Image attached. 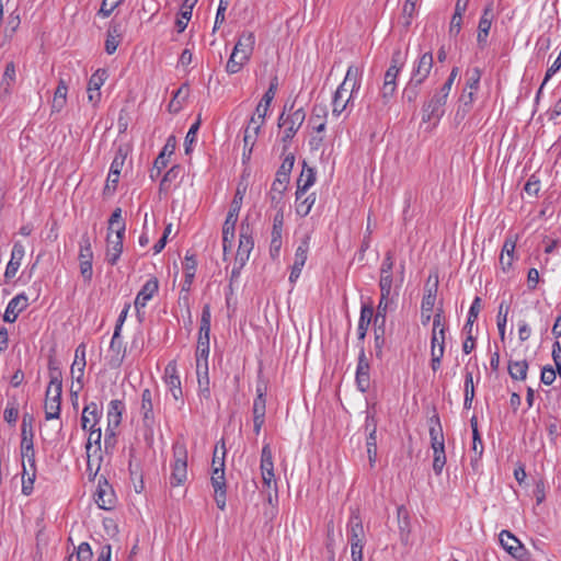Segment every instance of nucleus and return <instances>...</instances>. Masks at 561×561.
I'll list each match as a JSON object with an SVG mask.
<instances>
[{
    "instance_id": "obj_1",
    "label": "nucleus",
    "mask_w": 561,
    "mask_h": 561,
    "mask_svg": "<svg viewBox=\"0 0 561 561\" xmlns=\"http://www.w3.org/2000/svg\"><path fill=\"white\" fill-rule=\"evenodd\" d=\"M305 119V108L302 106L296 107V100H294L289 105L288 103H285L284 110L277 119L278 127L283 128L280 140L284 144V149H287Z\"/></svg>"
},
{
    "instance_id": "obj_2",
    "label": "nucleus",
    "mask_w": 561,
    "mask_h": 561,
    "mask_svg": "<svg viewBox=\"0 0 561 561\" xmlns=\"http://www.w3.org/2000/svg\"><path fill=\"white\" fill-rule=\"evenodd\" d=\"M346 535L351 546L352 561H364L363 549L366 543V534L358 510H351Z\"/></svg>"
},
{
    "instance_id": "obj_3",
    "label": "nucleus",
    "mask_w": 561,
    "mask_h": 561,
    "mask_svg": "<svg viewBox=\"0 0 561 561\" xmlns=\"http://www.w3.org/2000/svg\"><path fill=\"white\" fill-rule=\"evenodd\" d=\"M211 312L208 304L204 305L201 316L198 339L196 346V364L202 367V362L207 363L209 355V333H210Z\"/></svg>"
},
{
    "instance_id": "obj_4",
    "label": "nucleus",
    "mask_w": 561,
    "mask_h": 561,
    "mask_svg": "<svg viewBox=\"0 0 561 561\" xmlns=\"http://www.w3.org/2000/svg\"><path fill=\"white\" fill-rule=\"evenodd\" d=\"M173 462L170 477L171 486L182 485L187 479V450L184 444H174L172 447Z\"/></svg>"
},
{
    "instance_id": "obj_5",
    "label": "nucleus",
    "mask_w": 561,
    "mask_h": 561,
    "mask_svg": "<svg viewBox=\"0 0 561 561\" xmlns=\"http://www.w3.org/2000/svg\"><path fill=\"white\" fill-rule=\"evenodd\" d=\"M266 386L264 383L256 385V397L253 401V432L255 435L261 433L262 426L265 422L266 413Z\"/></svg>"
},
{
    "instance_id": "obj_6",
    "label": "nucleus",
    "mask_w": 561,
    "mask_h": 561,
    "mask_svg": "<svg viewBox=\"0 0 561 561\" xmlns=\"http://www.w3.org/2000/svg\"><path fill=\"white\" fill-rule=\"evenodd\" d=\"M447 99L444 95H439L434 92V94L423 104L422 107V119L423 122L435 121L438 122L445 114V105Z\"/></svg>"
},
{
    "instance_id": "obj_7",
    "label": "nucleus",
    "mask_w": 561,
    "mask_h": 561,
    "mask_svg": "<svg viewBox=\"0 0 561 561\" xmlns=\"http://www.w3.org/2000/svg\"><path fill=\"white\" fill-rule=\"evenodd\" d=\"M124 238V226L121 229H116L114 236L107 232L105 261L112 266L116 265L121 257Z\"/></svg>"
},
{
    "instance_id": "obj_8",
    "label": "nucleus",
    "mask_w": 561,
    "mask_h": 561,
    "mask_svg": "<svg viewBox=\"0 0 561 561\" xmlns=\"http://www.w3.org/2000/svg\"><path fill=\"white\" fill-rule=\"evenodd\" d=\"M157 396L148 388L144 389L141 392V401H140V413L142 415V424L145 428L152 432L153 426L156 424V415H154V398Z\"/></svg>"
},
{
    "instance_id": "obj_9",
    "label": "nucleus",
    "mask_w": 561,
    "mask_h": 561,
    "mask_svg": "<svg viewBox=\"0 0 561 561\" xmlns=\"http://www.w3.org/2000/svg\"><path fill=\"white\" fill-rule=\"evenodd\" d=\"M369 370H370L369 360L366 356L364 346L362 345L359 354H358V362H357L356 376H355L356 386L360 392H366L370 387Z\"/></svg>"
},
{
    "instance_id": "obj_10",
    "label": "nucleus",
    "mask_w": 561,
    "mask_h": 561,
    "mask_svg": "<svg viewBox=\"0 0 561 561\" xmlns=\"http://www.w3.org/2000/svg\"><path fill=\"white\" fill-rule=\"evenodd\" d=\"M254 241L249 232V226H241L239 245L234 257V263L244 266L249 261L251 251L253 250Z\"/></svg>"
},
{
    "instance_id": "obj_11",
    "label": "nucleus",
    "mask_w": 561,
    "mask_h": 561,
    "mask_svg": "<svg viewBox=\"0 0 561 561\" xmlns=\"http://www.w3.org/2000/svg\"><path fill=\"white\" fill-rule=\"evenodd\" d=\"M393 254L391 251H388L385 254L382 263L380 265V279H379V288L380 293L392 294L393 286Z\"/></svg>"
},
{
    "instance_id": "obj_12",
    "label": "nucleus",
    "mask_w": 561,
    "mask_h": 561,
    "mask_svg": "<svg viewBox=\"0 0 561 561\" xmlns=\"http://www.w3.org/2000/svg\"><path fill=\"white\" fill-rule=\"evenodd\" d=\"M501 546L515 559L525 561L527 559V550L522 542L508 530H502L500 534Z\"/></svg>"
},
{
    "instance_id": "obj_13",
    "label": "nucleus",
    "mask_w": 561,
    "mask_h": 561,
    "mask_svg": "<svg viewBox=\"0 0 561 561\" xmlns=\"http://www.w3.org/2000/svg\"><path fill=\"white\" fill-rule=\"evenodd\" d=\"M433 64V54L431 51L423 53L413 65L410 79L423 83L430 76Z\"/></svg>"
},
{
    "instance_id": "obj_14",
    "label": "nucleus",
    "mask_w": 561,
    "mask_h": 561,
    "mask_svg": "<svg viewBox=\"0 0 561 561\" xmlns=\"http://www.w3.org/2000/svg\"><path fill=\"white\" fill-rule=\"evenodd\" d=\"M265 119L259 118V116H252L248 123V126L244 129L243 136V159H249L252 148L255 144L259 131L264 124Z\"/></svg>"
},
{
    "instance_id": "obj_15",
    "label": "nucleus",
    "mask_w": 561,
    "mask_h": 561,
    "mask_svg": "<svg viewBox=\"0 0 561 561\" xmlns=\"http://www.w3.org/2000/svg\"><path fill=\"white\" fill-rule=\"evenodd\" d=\"M164 382L167 383L169 391L171 392L174 400H180L183 397L181 387V379L178 373V366L175 360H171L164 368Z\"/></svg>"
},
{
    "instance_id": "obj_16",
    "label": "nucleus",
    "mask_w": 561,
    "mask_h": 561,
    "mask_svg": "<svg viewBox=\"0 0 561 561\" xmlns=\"http://www.w3.org/2000/svg\"><path fill=\"white\" fill-rule=\"evenodd\" d=\"M115 494L112 486L105 479L99 480L98 490L95 492V503L102 510H112L115 505Z\"/></svg>"
},
{
    "instance_id": "obj_17",
    "label": "nucleus",
    "mask_w": 561,
    "mask_h": 561,
    "mask_svg": "<svg viewBox=\"0 0 561 561\" xmlns=\"http://www.w3.org/2000/svg\"><path fill=\"white\" fill-rule=\"evenodd\" d=\"M108 353L110 365L115 368L119 367L126 356V347L121 337V332L117 330H114L108 347Z\"/></svg>"
},
{
    "instance_id": "obj_18",
    "label": "nucleus",
    "mask_w": 561,
    "mask_h": 561,
    "mask_svg": "<svg viewBox=\"0 0 561 561\" xmlns=\"http://www.w3.org/2000/svg\"><path fill=\"white\" fill-rule=\"evenodd\" d=\"M255 44V36L253 32L244 31L240 34L232 53L236 56H241L242 60H249Z\"/></svg>"
},
{
    "instance_id": "obj_19",
    "label": "nucleus",
    "mask_w": 561,
    "mask_h": 561,
    "mask_svg": "<svg viewBox=\"0 0 561 561\" xmlns=\"http://www.w3.org/2000/svg\"><path fill=\"white\" fill-rule=\"evenodd\" d=\"M438 282L428 288H426L425 294L421 304V322L423 325H427L431 318L432 311L436 301V293H437Z\"/></svg>"
},
{
    "instance_id": "obj_20",
    "label": "nucleus",
    "mask_w": 561,
    "mask_h": 561,
    "mask_svg": "<svg viewBox=\"0 0 561 561\" xmlns=\"http://www.w3.org/2000/svg\"><path fill=\"white\" fill-rule=\"evenodd\" d=\"M159 290V282L157 277H150L138 291L135 299V308L137 312L141 308H145L147 302L158 293Z\"/></svg>"
},
{
    "instance_id": "obj_21",
    "label": "nucleus",
    "mask_w": 561,
    "mask_h": 561,
    "mask_svg": "<svg viewBox=\"0 0 561 561\" xmlns=\"http://www.w3.org/2000/svg\"><path fill=\"white\" fill-rule=\"evenodd\" d=\"M27 306V297L24 294L16 295L9 301L3 314V321L13 323Z\"/></svg>"
},
{
    "instance_id": "obj_22",
    "label": "nucleus",
    "mask_w": 561,
    "mask_h": 561,
    "mask_svg": "<svg viewBox=\"0 0 561 561\" xmlns=\"http://www.w3.org/2000/svg\"><path fill=\"white\" fill-rule=\"evenodd\" d=\"M284 225L283 215H274L271 233L270 254L273 259L278 257L282 248V232Z\"/></svg>"
},
{
    "instance_id": "obj_23",
    "label": "nucleus",
    "mask_w": 561,
    "mask_h": 561,
    "mask_svg": "<svg viewBox=\"0 0 561 561\" xmlns=\"http://www.w3.org/2000/svg\"><path fill=\"white\" fill-rule=\"evenodd\" d=\"M354 94L344 85H339L332 100V114L340 116L351 104Z\"/></svg>"
},
{
    "instance_id": "obj_24",
    "label": "nucleus",
    "mask_w": 561,
    "mask_h": 561,
    "mask_svg": "<svg viewBox=\"0 0 561 561\" xmlns=\"http://www.w3.org/2000/svg\"><path fill=\"white\" fill-rule=\"evenodd\" d=\"M237 215L233 211H228L226 220L222 225V249L224 255L228 253L233 247L234 230L237 225Z\"/></svg>"
},
{
    "instance_id": "obj_25",
    "label": "nucleus",
    "mask_w": 561,
    "mask_h": 561,
    "mask_svg": "<svg viewBox=\"0 0 561 561\" xmlns=\"http://www.w3.org/2000/svg\"><path fill=\"white\" fill-rule=\"evenodd\" d=\"M102 416V409L96 402L85 404L81 415V427L87 431L98 425Z\"/></svg>"
},
{
    "instance_id": "obj_26",
    "label": "nucleus",
    "mask_w": 561,
    "mask_h": 561,
    "mask_svg": "<svg viewBox=\"0 0 561 561\" xmlns=\"http://www.w3.org/2000/svg\"><path fill=\"white\" fill-rule=\"evenodd\" d=\"M107 78L105 69H98L90 78L88 83V99L90 102L96 104L101 99L100 89Z\"/></svg>"
},
{
    "instance_id": "obj_27",
    "label": "nucleus",
    "mask_w": 561,
    "mask_h": 561,
    "mask_svg": "<svg viewBox=\"0 0 561 561\" xmlns=\"http://www.w3.org/2000/svg\"><path fill=\"white\" fill-rule=\"evenodd\" d=\"M211 485L215 491V502L219 510L224 511L226 508V496H227V490H226V477H224V473L216 470L215 474L210 478Z\"/></svg>"
},
{
    "instance_id": "obj_28",
    "label": "nucleus",
    "mask_w": 561,
    "mask_h": 561,
    "mask_svg": "<svg viewBox=\"0 0 561 561\" xmlns=\"http://www.w3.org/2000/svg\"><path fill=\"white\" fill-rule=\"evenodd\" d=\"M87 365L85 360V344L81 343L78 345L75 352V359L71 365V376L72 378H76L79 386V389L82 388V379L84 375V368Z\"/></svg>"
},
{
    "instance_id": "obj_29",
    "label": "nucleus",
    "mask_w": 561,
    "mask_h": 561,
    "mask_svg": "<svg viewBox=\"0 0 561 561\" xmlns=\"http://www.w3.org/2000/svg\"><path fill=\"white\" fill-rule=\"evenodd\" d=\"M277 87H278V80H277V77H274L270 82L268 89L266 90V92L264 93V95L262 96L260 103L257 104V106L255 108V114H256V116H259V118L265 119L268 107L271 106V103L275 98Z\"/></svg>"
},
{
    "instance_id": "obj_30",
    "label": "nucleus",
    "mask_w": 561,
    "mask_h": 561,
    "mask_svg": "<svg viewBox=\"0 0 561 561\" xmlns=\"http://www.w3.org/2000/svg\"><path fill=\"white\" fill-rule=\"evenodd\" d=\"M24 253V247L21 243H15L13 245L11 257L4 272L5 279H12L16 275V272L21 266Z\"/></svg>"
},
{
    "instance_id": "obj_31",
    "label": "nucleus",
    "mask_w": 561,
    "mask_h": 561,
    "mask_svg": "<svg viewBox=\"0 0 561 561\" xmlns=\"http://www.w3.org/2000/svg\"><path fill=\"white\" fill-rule=\"evenodd\" d=\"M366 431H369L366 447H367V455L370 467L375 466L376 459H377V437H376V424L374 422V419L367 416L366 419Z\"/></svg>"
},
{
    "instance_id": "obj_32",
    "label": "nucleus",
    "mask_w": 561,
    "mask_h": 561,
    "mask_svg": "<svg viewBox=\"0 0 561 561\" xmlns=\"http://www.w3.org/2000/svg\"><path fill=\"white\" fill-rule=\"evenodd\" d=\"M516 242L517 236L507 237L504 241L502 252L500 255V264L504 272H507L513 265Z\"/></svg>"
},
{
    "instance_id": "obj_33",
    "label": "nucleus",
    "mask_w": 561,
    "mask_h": 561,
    "mask_svg": "<svg viewBox=\"0 0 561 561\" xmlns=\"http://www.w3.org/2000/svg\"><path fill=\"white\" fill-rule=\"evenodd\" d=\"M374 317V307L373 304H363L360 307V314L357 327V337L360 342H363L366 337L368 327L373 321Z\"/></svg>"
},
{
    "instance_id": "obj_34",
    "label": "nucleus",
    "mask_w": 561,
    "mask_h": 561,
    "mask_svg": "<svg viewBox=\"0 0 561 561\" xmlns=\"http://www.w3.org/2000/svg\"><path fill=\"white\" fill-rule=\"evenodd\" d=\"M196 373L199 399L201 401L205 400L208 403L210 401L208 363H204V365L202 364L201 368L196 366Z\"/></svg>"
},
{
    "instance_id": "obj_35",
    "label": "nucleus",
    "mask_w": 561,
    "mask_h": 561,
    "mask_svg": "<svg viewBox=\"0 0 561 561\" xmlns=\"http://www.w3.org/2000/svg\"><path fill=\"white\" fill-rule=\"evenodd\" d=\"M124 411L125 403L123 400H111L107 407V426L118 428Z\"/></svg>"
},
{
    "instance_id": "obj_36",
    "label": "nucleus",
    "mask_w": 561,
    "mask_h": 561,
    "mask_svg": "<svg viewBox=\"0 0 561 561\" xmlns=\"http://www.w3.org/2000/svg\"><path fill=\"white\" fill-rule=\"evenodd\" d=\"M362 76L363 70L357 66L351 65L347 68L345 78L340 85H344V88L351 90L352 93H357L360 89Z\"/></svg>"
},
{
    "instance_id": "obj_37",
    "label": "nucleus",
    "mask_w": 561,
    "mask_h": 561,
    "mask_svg": "<svg viewBox=\"0 0 561 561\" xmlns=\"http://www.w3.org/2000/svg\"><path fill=\"white\" fill-rule=\"evenodd\" d=\"M316 182V172L311 168L304 167L298 180L296 195L297 199L302 198L310 186Z\"/></svg>"
},
{
    "instance_id": "obj_38",
    "label": "nucleus",
    "mask_w": 561,
    "mask_h": 561,
    "mask_svg": "<svg viewBox=\"0 0 561 561\" xmlns=\"http://www.w3.org/2000/svg\"><path fill=\"white\" fill-rule=\"evenodd\" d=\"M16 70L13 61L5 65L1 81H0V93L1 95H10L12 87L15 83Z\"/></svg>"
},
{
    "instance_id": "obj_39",
    "label": "nucleus",
    "mask_w": 561,
    "mask_h": 561,
    "mask_svg": "<svg viewBox=\"0 0 561 561\" xmlns=\"http://www.w3.org/2000/svg\"><path fill=\"white\" fill-rule=\"evenodd\" d=\"M122 39V30L118 23L112 22L106 32L105 51L112 55L117 49Z\"/></svg>"
},
{
    "instance_id": "obj_40",
    "label": "nucleus",
    "mask_w": 561,
    "mask_h": 561,
    "mask_svg": "<svg viewBox=\"0 0 561 561\" xmlns=\"http://www.w3.org/2000/svg\"><path fill=\"white\" fill-rule=\"evenodd\" d=\"M198 0H184L182 5H181V9H180V16L176 19V22H175V26H176V30L179 33H182L191 18H192V12H193V9L194 7L196 5Z\"/></svg>"
},
{
    "instance_id": "obj_41",
    "label": "nucleus",
    "mask_w": 561,
    "mask_h": 561,
    "mask_svg": "<svg viewBox=\"0 0 561 561\" xmlns=\"http://www.w3.org/2000/svg\"><path fill=\"white\" fill-rule=\"evenodd\" d=\"M67 93L68 85L64 79H60L54 93L51 113H59L66 106Z\"/></svg>"
},
{
    "instance_id": "obj_42",
    "label": "nucleus",
    "mask_w": 561,
    "mask_h": 561,
    "mask_svg": "<svg viewBox=\"0 0 561 561\" xmlns=\"http://www.w3.org/2000/svg\"><path fill=\"white\" fill-rule=\"evenodd\" d=\"M49 385L46 390V396L57 397V399H61L62 393V380H61V371L58 368L49 367Z\"/></svg>"
},
{
    "instance_id": "obj_43",
    "label": "nucleus",
    "mask_w": 561,
    "mask_h": 561,
    "mask_svg": "<svg viewBox=\"0 0 561 561\" xmlns=\"http://www.w3.org/2000/svg\"><path fill=\"white\" fill-rule=\"evenodd\" d=\"M327 107L321 105H314L312 108V113L310 116V123L313 125V130L317 133H322L325 130L327 125Z\"/></svg>"
},
{
    "instance_id": "obj_44",
    "label": "nucleus",
    "mask_w": 561,
    "mask_h": 561,
    "mask_svg": "<svg viewBox=\"0 0 561 561\" xmlns=\"http://www.w3.org/2000/svg\"><path fill=\"white\" fill-rule=\"evenodd\" d=\"M507 370L512 379L525 380L528 371L527 360H508Z\"/></svg>"
},
{
    "instance_id": "obj_45",
    "label": "nucleus",
    "mask_w": 561,
    "mask_h": 561,
    "mask_svg": "<svg viewBox=\"0 0 561 561\" xmlns=\"http://www.w3.org/2000/svg\"><path fill=\"white\" fill-rule=\"evenodd\" d=\"M34 416L24 413L21 423V444H32L34 438L33 431Z\"/></svg>"
},
{
    "instance_id": "obj_46",
    "label": "nucleus",
    "mask_w": 561,
    "mask_h": 561,
    "mask_svg": "<svg viewBox=\"0 0 561 561\" xmlns=\"http://www.w3.org/2000/svg\"><path fill=\"white\" fill-rule=\"evenodd\" d=\"M36 479V468H27L26 463L23 462L22 470V493L24 495H31L34 489V481Z\"/></svg>"
},
{
    "instance_id": "obj_47",
    "label": "nucleus",
    "mask_w": 561,
    "mask_h": 561,
    "mask_svg": "<svg viewBox=\"0 0 561 561\" xmlns=\"http://www.w3.org/2000/svg\"><path fill=\"white\" fill-rule=\"evenodd\" d=\"M60 405H61V399H57V397H49L46 396L44 410H45V419L54 420L59 419L60 416Z\"/></svg>"
},
{
    "instance_id": "obj_48",
    "label": "nucleus",
    "mask_w": 561,
    "mask_h": 561,
    "mask_svg": "<svg viewBox=\"0 0 561 561\" xmlns=\"http://www.w3.org/2000/svg\"><path fill=\"white\" fill-rule=\"evenodd\" d=\"M309 245H310V236H306L304 239H301L299 245L296 249L295 260H294L293 265L304 268L307 257H308Z\"/></svg>"
},
{
    "instance_id": "obj_49",
    "label": "nucleus",
    "mask_w": 561,
    "mask_h": 561,
    "mask_svg": "<svg viewBox=\"0 0 561 561\" xmlns=\"http://www.w3.org/2000/svg\"><path fill=\"white\" fill-rule=\"evenodd\" d=\"M316 193H311L307 196H304L300 199L296 198V213L300 217H306L309 215L312 206L316 203Z\"/></svg>"
},
{
    "instance_id": "obj_50",
    "label": "nucleus",
    "mask_w": 561,
    "mask_h": 561,
    "mask_svg": "<svg viewBox=\"0 0 561 561\" xmlns=\"http://www.w3.org/2000/svg\"><path fill=\"white\" fill-rule=\"evenodd\" d=\"M398 291L394 290V295L387 294V293H380V299L376 309V312L374 311V314H377V318H382L383 314L387 316V312L391 305L393 304V297L398 296Z\"/></svg>"
},
{
    "instance_id": "obj_51",
    "label": "nucleus",
    "mask_w": 561,
    "mask_h": 561,
    "mask_svg": "<svg viewBox=\"0 0 561 561\" xmlns=\"http://www.w3.org/2000/svg\"><path fill=\"white\" fill-rule=\"evenodd\" d=\"M421 85L422 83L414 82L413 79H410L405 88L403 89L402 100L408 103H413L420 94Z\"/></svg>"
},
{
    "instance_id": "obj_52",
    "label": "nucleus",
    "mask_w": 561,
    "mask_h": 561,
    "mask_svg": "<svg viewBox=\"0 0 561 561\" xmlns=\"http://www.w3.org/2000/svg\"><path fill=\"white\" fill-rule=\"evenodd\" d=\"M261 473L267 471H274L273 454L270 444H265L261 451Z\"/></svg>"
},
{
    "instance_id": "obj_53",
    "label": "nucleus",
    "mask_w": 561,
    "mask_h": 561,
    "mask_svg": "<svg viewBox=\"0 0 561 561\" xmlns=\"http://www.w3.org/2000/svg\"><path fill=\"white\" fill-rule=\"evenodd\" d=\"M436 423H437L438 427L432 426L430 428L431 446H432L433 450H435V447L437 448V450L439 448L445 449L444 434H443V430L440 427L438 417H436Z\"/></svg>"
},
{
    "instance_id": "obj_54",
    "label": "nucleus",
    "mask_w": 561,
    "mask_h": 561,
    "mask_svg": "<svg viewBox=\"0 0 561 561\" xmlns=\"http://www.w3.org/2000/svg\"><path fill=\"white\" fill-rule=\"evenodd\" d=\"M294 163H295V157L293 154L286 156L285 159L283 160L280 167L278 168L275 178H279L282 180L289 182V176H290V172L294 168Z\"/></svg>"
},
{
    "instance_id": "obj_55",
    "label": "nucleus",
    "mask_w": 561,
    "mask_h": 561,
    "mask_svg": "<svg viewBox=\"0 0 561 561\" xmlns=\"http://www.w3.org/2000/svg\"><path fill=\"white\" fill-rule=\"evenodd\" d=\"M510 311V306L505 305L504 301H502L499 306V312H497V329L499 334L501 336V340H504L505 337V328L507 322V314Z\"/></svg>"
},
{
    "instance_id": "obj_56",
    "label": "nucleus",
    "mask_w": 561,
    "mask_h": 561,
    "mask_svg": "<svg viewBox=\"0 0 561 561\" xmlns=\"http://www.w3.org/2000/svg\"><path fill=\"white\" fill-rule=\"evenodd\" d=\"M271 207L276 210L275 215H283L285 209V194L270 191L267 195Z\"/></svg>"
},
{
    "instance_id": "obj_57",
    "label": "nucleus",
    "mask_w": 561,
    "mask_h": 561,
    "mask_svg": "<svg viewBox=\"0 0 561 561\" xmlns=\"http://www.w3.org/2000/svg\"><path fill=\"white\" fill-rule=\"evenodd\" d=\"M397 90V83H388L383 82L381 90H380V102L382 106L380 107V111L388 106L390 101L392 100L394 93Z\"/></svg>"
},
{
    "instance_id": "obj_58",
    "label": "nucleus",
    "mask_w": 561,
    "mask_h": 561,
    "mask_svg": "<svg viewBox=\"0 0 561 561\" xmlns=\"http://www.w3.org/2000/svg\"><path fill=\"white\" fill-rule=\"evenodd\" d=\"M481 76H482V72L480 70V68L478 67H474L472 69H469L467 71V82H466V90L469 89V90H473V91H478L479 87H480V80H481Z\"/></svg>"
},
{
    "instance_id": "obj_59",
    "label": "nucleus",
    "mask_w": 561,
    "mask_h": 561,
    "mask_svg": "<svg viewBox=\"0 0 561 561\" xmlns=\"http://www.w3.org/2000/svg\"><path fill=\"white\" fill-rule=\"evenodd\" d=\"M21 456H22V463L27 461L28 467L31 469L36 468V461H35V449L34 444H21Z\"/></svg>"
},
{
    "instance_id": "obj_60",
    "label": "nucleus",
    "mask_w": 561,
    "mask_h": 561,
    "mask_svg": "<svg viewBox=\"0 0 561 561\" xmlns=\"http://www.w3.org/2000/svg\"><path fill=\"white\" fill-rule=\"evenodd\" d=\"M445 353V345L431 346V367L437 371L442 366V359Z\"/></svg>"
},
{
    "instance_id": "obj_61",
    "label": "nucleus",
    "mask_w": 561,
    "mask_h": 561,
    "mask_svg": "<svg viewBox=\"0 0 561 561\" xmlns=\"http://www.w3.org/2000/svg\"><path fill=\"white\" fill-rule=\"evenodd\" d=\"M491 25H492V22H490V20L480 19V21H479L477 41L481 47H484L486 44V39H488L489 33H490Z\"/></svg>"
},
{
    "instance_id": "obj_62",
    "label": "nucleus",
    "mask_w": 561,
    "mask_h": 561,
    "mask_svg": "<svg viewBox=\"0 0 561 561\" xmlns=\"http://www.w3.org/2000/svg\"><path fill=\"white\" fill-rule=\"evenodd\" d=\"M196 267L195 256L193 254L190 255L187 252L183 261L184 277L188 278V280H194Z\"/></svg>"
},
{
    "instance_id": "obj_63",
    "label": "nucleus",
    "mask_w": 561,
    "mask_h": 561,
    "mask_svg": "<svg viewBox=\"0 0 561 561\" xmlns=\"http://www.w3.org/2000/svg\"><path fill=\"white\" fill-rule=\"evenodd\" d=\"M248 61L249 60H242L241 56H236L234 53H231L226 65V71L229 75L238 73Z\"/></svg>"
},
{
    "instance_id": "obj_64",
    "label": "nucleus",
    "mask_w": 561,
    "mask_h": 561,
    "mask_svg": "<svg viewBox=\"0 0 561 561\" xmlns=\"http://www.w3.org/2000/svg\"><path fill=\"white\" fill-rule=\"evenodd\" d=\"M433 470L436 476H439L443 471L444 466L446 465V454L445 449L435 447V450H433Z\"/></svg>"
}]
</instances>
